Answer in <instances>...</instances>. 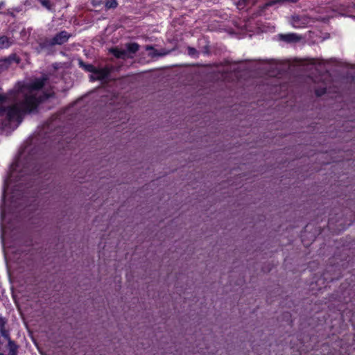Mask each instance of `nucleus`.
Returning <instances> with one entry per match:
<instances>
[{"label":"nucleus","instance_id":"6e6552de","mask_svg":"<svg viewBox=\"0 0 355 355\" xmlns=\"http://www.w3.org/2000/svg\"><path fill=\"white\" fill-rule=\"evenodd\" d=\"M12 44H13L12 40L6 36L0 37V49L8 48Z\"/></svg>","mask_w":355,"mask_h":355},{"label":"nucleus","instance_id":"f8f14e48","mask_svg":"<svg viewBox=\"0 0 355 355\" xmlns=\"http://www.w3.org/2000/svg\"><path fill=\"white\" fill-rule=\"evenodd\" d=\"M40 3L49 10H51L53 7V4L49 0H39Z\"/></svg>","mask_w":355,"mask_h":355},{"label":"nucleus","instance_id":"9b49d317","mask_svg":"<svg viewBox=\"0 0 355 355\" xmlns=\"http://www.w3.org/2000/svg\"><path fill=\"white\" fill-rule=\"evenodd\" d=\"M118 6L116 0H106L105 8L107 9L116 8Z\"/></svg>","mask_w":355,"mask_h":355},{"label":"nucleus","instance_id":"0eeeda50","mask_svg":"<svg viewBox=\"0 0 355 355\" xmlns=\"http://www.w3.org/2000/svg\"><path fill=\"white\" fill-rule=\"evenodd\" d=\"M299 0H270L265 4V8H268L275 4L285 5L290 3H296Z\"/></svg>","mask_w":355,"mask_h":355},{"label":"nucleus","instance_id":"a211bd4d","mask_svg":"<svg viewBox=\"0 0 355 355\" xmlns=\"http://www.w3.org/2000/svg\"><path fill=\"white\" fill-rule=\"evenodd\" d=\"M323 93H325V91H324V92H321V93H320V92H319V91H317V92H316V94H317V95H318V96L321 95V94H323Z\"/></svg>","mask_w":355,"mask_h":355},{"label":"nucleus","instance_id":"9d476101","mask_svg":"<svg viewBox=\"0 0 355 355\" xmlns=\"http://www.w3.org/2000/svg\"><path fill=\"white\" fill-rule=\"evenodd\" d=\"M9 355H17V345L11 340H9Z\"/></svg>","mask_w":355,"mask_h":355},{"label":"nucleus","instance_id":"ddd939ff","mask_svg":"<svg viewBox=\"0 0 355 355\" xmlns=\"http://www.w3.org/2000/svg\"><path fill=\"white\" fill-rule=\"evenodd\" d=\"M250 0H238L236 2V6L239 9H243L244 7L248 5Z\"/></svg>","mask_w":355,"mask_h":355},{"label":"nucleus","instance_id":"f03ea898","mask_svg":"<svg viewBox=\"0 0 355 355\" xmlns=\"http://www.w3.org/2000/svg\"><path fill=\"white\" fill-rule=\"evenodd\" d=\"M31 146H26L22 148L15 162L12 164L8 178L4 180L3 200L9 194L10 205L7 209L0 207L1 228L6 231V218L10 214H14L15 209L26 205V195L22 192L24 185L35 180L39 171L35 157L31 153Z\"/></svg>","mask_w":355,"mask_h":355},{"label":"nucleus","instance_id":"2eb2a0df","mask_svg":"<svg viewBox=\"0 0 355 355\" xmlns=\"http://www.w3.org/2000/svg\"><path fill=\"white\" fill-rule=\"evenodd\" d=\"M187 51H188V54L192 57H197L198 56V51H196V49L193 48V47H188L187 49Z\"/></svg>","mask_w":355,"mask_h":355},{"label":"nucleus","instance_id":"7ed1b4c3","mask_svg":"<svg viewBox=\"0 0 355 355\" xmlns=\"http://www.w3.org/2000/svg\"><path fill=\"white\" fill-rule=\"evenodd\" d=\"M139 46L137 43H128L125 48H114L110 50L112 53L117 58H132L135 53L139 50Z\"/></svg>","mask_w":355,"mask_h":355},{"label":"nucleus","instance_id":"423d86ee","mask_svg":"<svg viewBox=\"0 0 355 355\" xmlns=\"http://www.w3.org/2000/svg\"><path fill=\"white\" fill-rule=\"evenodd\" d=\"M282 40L286 42H294L300 40V37L295 33H288L279 35Z\"/></svg>","mask_w":355,"mask_h":355},{"label":"nucleus","instance_id":"39448f33","mask_svg":"<svg viewBox=\"0 0 355 355\" xmlns=\"http://www.w3.org/2000/svg\"><path fill=\"white\" fill-rule=\"evenodd\" d=\"M70 37V35L67 31H61L56 34L52 39H45L40 43L41 49L54 45H61L67 42Z\"/></svg>","mask_w":355,"mask_h":355},{"label":"nucleus","instance_id":"20e7f679","mask_svg":"<svg viewBox=\"0 0 355 355\" xmlns=\"http://www.w3.org/2000/svg\"><path fill=\"white\" fill-rule=\"evenodd\" d=\"M79 64L85 71L92 72L90 78L92 80H102L105 79L109 75L110 71L106 68L97 69L94 66L89 64H86L82 61L79 62Z\"/></svg>","mask_w":355,"mask_h":355},{"label":"nucleus","instance_id":"dca6fc26","mask_svg":"<svg viewBox=\"0 0 355 355\" xmlns=\"http://www.w3.org/2000/svg\"><path fill=\"white\" fill-rule=\"evenodd\" d=\"M299 19V17H293V21H292V24L294 27H299L300 25L297 24V21Z\"/></svg>","mask_w":355,"mask_h":355},{"label":"nucleus","instance_id":"f3484780","mask_svg":"<svg viewBox=\"0 0 355 355\" xmlns=\"http://www.w3.org/2000/svg\"><path fill=\"white\" fill-rule=\"evenodd\" d=\"M5 3L3 1L0 2V9L4 6Z\"/></svg>","mask_w":355,"mask_h":355},{"label":"nucleus","instance_id":"1a4fd4ad","mask_svg":"<svg viewBox=\"0 0 355 355\" xmlns=\"http://www.w3.org/2000/svg\"><path fill=\"white\" fill-rule=\"evenodd\" d=\"M10 62H11L10 58L0 60V73L2 71L6 69L9 67Z\"/></svg>","mask_w":355,"mask_h":355},{"label":"nucleus","instance_id":"4468645a","mask_svg":"<svg viewBox=\"0 0 355 355\" xmlns=\"http://www.w3.org/2000/svg\"><path fill=\"white\" fill-rule=\"evenodd\" d=\"M0 331H1V336L3 338L7 339L8 341H9V340H10V336H9V333L7 330L5 329L3 324L1 325Z\"/></svg>","mask_w":355,"mask_h":355},{"label":"nucleus","instance_id":"aec40b11","mask_svg":"<svg viewBox=\"0 0 355 355\" xmlns=\"http://www.w3.org/2000/svg\"><path fill=\"white\" fill-rule=\"evenodd\" d=\"M0 355H3V354H0Z\"/></svg>","mask_w":355,"mask_h":355},{"label":"nucleus","instance_id":"f257e3e1","mask_svg":"<svg viewBox=\"0 0 355 355\" xmlns=\"http://www.w3.org/2000/svg\"><path fill=\"white\" fill-rule=\"evenodd\" d=\"M51 87L50 78L43 76L31 82H18L13 89L6 93H0V119L3 128H17L24 116L34 110L44 98L54 92H42V89Z\"/></svg>","mask_w":355,"mask_h":355},{"label":"nucleus","instance_id":"6ab92c4d","mask_svg":"<svg viewBox=\"0 0 355 355\" xmlns=\"http://www.w3.org/2000/svg\"><path fill=\"white\" fill-rule=\"evenodd\" d=\"M153 48L151 46H147L146 47V49L148 50V49H152Z\"/></svg>","mask_w":355,"mask_h":355}]
</instances>
